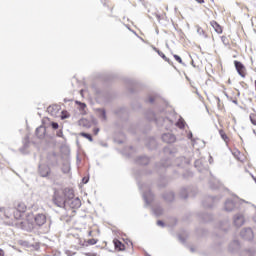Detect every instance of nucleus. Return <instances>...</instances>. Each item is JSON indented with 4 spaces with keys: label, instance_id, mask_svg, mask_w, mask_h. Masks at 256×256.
Segmentation results:
<instances>
[{
    "label": "nucleus",
    "instance_id": "43",
    "mask_svg": "<svg viewBox=\"0 0 256 256\" xmlns=\"http://www.w3.org/2000/svg\"><path fill=\"white\" fill-rule=\"evenodd\" d=\"M99 240H97V239H95V238H91V239H88L87 241H86V247H88V245H97V242H98Z\"/></svg>",
    "mask_w": 256,
    "mask_h": 256
},
{
    "label": "nucleus",
    "instance_id": "53",
    "mask_svg": "<svg viewBox=\"0 0 256 256\" xmlns=\"http://www.w3.org/2000/svg\"><path fill=\"white\" fill-rule=\"evenodd\" d=\"M67 112L65 111H62V115H61V119L64 120V119H69V115L66 114Z\"/></svg>",
    "mask_w": 256,
    "mask_h": 256
},
{
    "label": "nucleus",
    "instance_id": "9",
    "mask_svg": "<svg viewBox=\"0 0 256 256\" xmlns=\"http://www.w3.org/2000/svg\"><path fill=\"white\" fill-rule=\"evenodd\" d=\"M240 237L245 241H253L255 235L253 234V230L251 228H244L240 231Z\"/></svg>",
    "mask_w": 256,
    "mask_h": 256
},
{
    "label": "nucleus",
    "instance_id": "31",
    "mask_svg": "<svg viewBox=\"0 0 256 256\" xmlns=\"http://www.w3.org/2000/svg\"><path fill=\"white\" fill-rule=\"evenodd\" d=\"M152 211L155 215V217H161V215H163V207H161V205H157L155 207L152 208Z\"/></svg>",
    "mask_w": 256,
    "mask_h": 256
},
{
    "label": "nucleus",
    "instance_id": "62",
    "mask_svg": "<svg viewBox=\"0 0 256 256\" xmlns=\"http://www.w3.org/2000/svg\"><path fill=\"white\" fill-rule=\"evenodd\" d=\"M232 103H234V105H239V102L236 99L232 100Z\"/></svg>",
    "mask_w": 256,
    "mask_h": 256
},
{
    "label": "nucleus",
    "instance_id": "35",
    "mask_svg": "<svg viewBox=\"0 0 256 256\" xmlns=\"http://www.w3.org/2000/svg\"><path fill=\"white\" fill-rule=\"evenodd\" d=\"M127 85H129V91L130 93H135V89L132 87H137V81L128 79L126 80Z\"/></svg>",
    "mask_w": 256,
    "mask_h": 256
},
{
    "label": "nucleus",
    "instance_id": "24",
    "mask_svg": "<svg viewBox=\"0 0 256 256\" xmlns=\"http://www.w3.org/2000/svg\"><path fill=\"white\" fill-rule=\"evenodd\" d=\"M146 146L150 151H153L154 149H157V140L154 137H150L146 141Z\"/></svg>",
    "mask_w": 256,
    "mask_h": 256
},
{
    "label": "nucleus",
    "instance_id": "59",
    "mask_svg": "<svg viewBox=\"0 0 256 256\" xmlns=\"http://www.w3.org/2000/svg\"><path fill=\"white\" fill-rule=\"evenodd\" d=\"M98 133H99V128H95L94 129V135H98Z\"/></svg>",
    "mask_w": 256,
    "mask_h": 256
},
{
    "label": "nucleus",
    "instance_id": "17",
    "mask_svg": "<svg viewBox=\"0 0 256 256\" xmlns=\"http://www.w3.org/2000/svg\"><path fill=\"white\" fill-rule=\"evenodd\" d=\"M161 139L164 143L168 144L175 143V141H177V137H175L174 134L169 132L162 134Z\"/></svg>",
    "mask_w": 256,
    "mask_h": 256
},
{
    "label": "nucleus",
    "instance_id": "33",
    "mask_svg": "<svg viewBox=\"0 0 256 256\" xmlns=\"http://www.w3.org/2000/svg\"><path fill=\"white\" fill-rule=\"evenodd\" d=\"M153 49L159 55V57H161V59H164L166 63L171 64V60L167 58V56L161 50H159L157 47H154Z\"/></svg>",
    "mask_w": 256,
    "mask_h": 256
},
{
    "label": "nucleus",
    "instance_id": "26",
    "mask_svg": "<svg viewBox=\"0 0 256 256\" xmlns=\"http://www.w3.org/2000/svg\"><path fill=\"white\" fill-rule=\"evenodd\" d=\"M198 216L204 223H209L213 219V215L207 212L199 213Z\"/></svg>",
    "mask_w": 256,
    "mask_h": 256
},
{
    "label": "nucleus",
    "instance_id": "48",
    "mask_svg": "<svg viewBox=\"0 0 256 256\" xmlns=\"http://www.w3.org/2000/svg\"><path fill=\"white\" fill-rule=\"evenodd\" d=\"M249 118H250V121H251L252 125H256V116H255V114L251 113Z\"/></svg>",
    "mask_w": 256,
    "mask_h": 256
},
{
    "label": "nucleus",
    "instance_id": "10",
    "mask_svg": "<svg viewBox=\"0 0 256 256\" xmlns=\"http://www.w3.org/2000/svg\"><path fill=\"white\" fill-rule=\"evenodd\" d=\"M156 171L158 173H163L167 169V167H171V160L166 159V160H161L159 163L156 164Z\"/></svg>",
    "mask_w": 256,
    "mask_h": 256
},
{
    "label": "nucleus",
    "instance_id": "19",
    "mask_svg": "<svg viewBox=\"0 0 256 256\" xmlns=\"http://www.w3.org/2000/svg\"><path fill=\"white\" fill-rule=\"evenodd\" d=\"M114 114L119 118V119H127V108L125 107H120L114 110Z\"/></svg>",
    "mask_w": 256,
    "mask_h": 256
},
{
    "label": "nucleus",
    "instance_id": "61",
    "mask_svg": "<svg viewBox=\"0 0 256 256\" xmlns=\"http://www.w3.org/2000/svg\"><path fill=\"white\" fill-rule=\"evenodd\" d=\"M188 139H193V133H192V132H190V133L188 134Z\"/></svg>",
    "mask_w": 256,
    "mask_h": 256
},
{
    "label": "nucleus",
    "instance_id": "36",
    "mask_svg": "<svg viewBox=\"0 0 256 256\" xmlns=\"http://www.w3.org/2000/svg\"><path fill=\"white\" fill-rule=\"evenodd\" d=\"M134 175L136 179H139V177H142V175H151V171H144V170H136L134 171Z\"/></svg>",
    "mask_w": 256,
    "mask_h": 256
},
{
    "label": "nucleus",
    "instance_id": "39",
    "mask_svg": "<svg viewBox=\"0 0 256 256\" xmlns=\"http://www.w3.org/2000/svg\"><path fill=\"white\" fill-rule=\"evenodd\" d=\"M80 137H84L85 139H88V141H90V143H93V136L90 133L81 132Z\"/></svg>",
    "mask_w": 256,
    "mask_h": 256
},
{
    "label": "nucleus",
    "instance_id": "3",
    "mask_svg": "<svg viewBox=\"0 0 256 256\" xmlns=\"http://www.w3.org/2000/svg\"><path fill=\"white\" fill-rule=\"evenodd\" d=\"M69 198L63 192L54 191V195L52 197V202L56 207H60V209H65L67 207V201Z\"/></svg>",
    "mask_w": 256,
    "mask_h": 256
},
{
    "label": "nucleus",
    "instance_id": "49",
    "mask_svg": "<svg viewBox=\"0 0 256 256\" xmlns=\"http://www.w3.org/2000/svg\"><path fill=\"white\" fill-rule=\"evenodd\" d=\"M56 137H60L61 139H65V135H63V130H58L56 133Z\"/></svg>",
    "mask_w": 256,
    "mask_h": 256
},
{
    "label": "nucleus",
    "instance_id": "7",
    "mask_svg": "<svg viewBox=\"0 0 256 256\" xmlns=\"http://www.w3.org/2000/svg\"><path fill=\"white\" fill-rule=\"evenodd\" d=\"M38 175H40V177L47 179V177L51 175V167H49V165L47 164H39Z\"/></svg>",
    "mask_w": 256,
    "mask_h": 256
},
{
    "label": "nucleus",
    "instance_id": "30",
    "mask_svg": "<svg viewBox=\"0 0 256 256\" xmlns=\"http://www.w3.org/2000/svg\"><path fill=\"white\" fill-rule=\"evenodd\" d=\"M210 25L211 27H213L214 31L218 33V35H221V33H223V28L221 27V25H219V23H217V21H211Z\"/></svg>",
    "mask_w": 256,
    "mask_h": 256
},
{
    "label": "nucleus",
    "instance_id": "57",
    "mask_svg": "<svg viewBox=\"0 0 256 256\" xmlns=\"http://www.w3.org/2000/svg\"><path fill=\"white\" fill-rule=\"evenodd\" d=\"M178 239H179L182 243H185V238H183V236L178 235Z\"/></svg>",
    "mask_w": 256,
    "mask_h": 256
},
{
    "label": "nucleus",
    "instance_id": "50",
    "mask_svg": "<svg viewBox=\"0 0 256 256\" xmlns=\"http://www.w3.org/2000/svg\"><path fill=\"white\" fill-rule=\"evenodd\" d=\"M197 33H198V35H205V30H203V28L198 26Z\"/></svg>",
    "mask_w": 256,
    "mask_h": 256
},
{
    "label": "nucleus",
    "instance_id": "22",
    "mask_svg": "<svg viewBox=\"0 0 256 256\" xmlns=\"http://www.w3.org/2000/svg\"><path fill=\"white\" fill-rule=\"evenodd\" d=\"M190 161L185 156H180L176 159L175 165L177 167H185V165H189Z\"/></svg>",
    "mask_w": 256,
    "mask_h": 256
},
{
    "label": "nucleus",
    "instance_id": "20",
    "mask_svg": "<svg viewBox=\"0 0 256 256\" xmlns=\"http://www.w3.org/2000/svg\"><path fill=\"white\" fill-rule=\"evenodd\" d=\"M162 199L166 201V203H173L175 201V192L173 191H166L162 194Z\"/></svg>",
    "mask_w": 256,
    "mask_h": 256
},
{
    "label": "nucleus",
    "instance_id": "42",
    "mask_svg": "<svg viewBox=\"0 0 256 256\" xmlns=\"http://www.w3.org/2000/svg\"><path fill=\"white\" fill-rule=\"evenodd\" d=\"M157 94L148 96V99H146V103H155V100L157 99Z\"/></svg>",
    "mask_w": 256,
    "mask_h": 256
},
{
    "label": "nucleus",
    "instance_id": "41",
    "mask_svg": "<svg viewBox=\"0 0 256 256\" xmlns=\"http://www.w3.org/2000/svg\"><path fill=\"white\" fill-rule=\"evenodd\" d=\"M176 125L179 127V129H185V120H183V118H180L176 122Z\"/></svg>",
    "mask_w": 256,
    "mask_h": 256
},
{
    "label": "nucleus",
    "instance_id": "16",
    "mask_svg": "<svg viewBox=\"0 0 256 256\" xmlns=\"http://www.w3.org/2000/svg\"><path fill=\"white\" fill-rule=\"evenodd\" d=\"M239 249H241V243L239 242V240H233L228 245V251L230 253H238Z\"/></svg>",
    "mask_w": 256,
    "mask_h": 256
},
{
    "label": "nucleus",
    "instance_id": "34",
    "mask_svg": "<svg viewBox=\"0 0 256 256\" xmlns=\"http://www.w3.org/2000/svg\"><path fill=\"white\" fill-rule=\"evenodd\" d=\"M114 247L118 251H125V244H123V242L120 240H114Z\"/></svg>",
    "mask_w": 256,
    "mask_h": 256
},
{
    "label": "nucleus",
    "instance_id": "63",
    "mask_svg": "<svg viewBox=\"0 0 256 256\" xmlns=\"http://www.w3.org/2000/svg\"><path fill=\"white\" fill-rule=\"evenodd\" d=\"M20 225H21L22 229H25V222H21Z\"/></svg>",
    "mask_w": 256,
    "mask_h": 256
},
{
    "label": "nucleus",
    "instance_id": "40",
    "mask_svg": "<svg viewBox=\"0 0 256 256\" xmlns=\"http://www.w3.org/2000/svg\"><path fill=\"white\" fill-rule=\"evenodd\" d=\"M209 185H210V189H212L213 191L219 189V182H213L210 180Z\"/></svg>",
    "mask_w": 256,
    "mask_h": 256
},
{
    "label": "nucleus",
    "instance_id": "60",
    "mask_svg": "<svg viewBox=\"0 0 256 256\" xmlns=\"http://www.w3.org/2000/svg\"><path fill=\"white\" fill-rule=\"evenodd\" d=\"M0 256H5V251H3V249L0 248Z\"/></svg>",
    "mask_w": 256,
    "mask_h": 256
},
{
    "label": "nucleus",
    "instance_id": "23",
    "mask_svg": "<svg viewBox=\"0 0 256 256\" xmlns=\"http://www.w3.org/2000/svg\"><path fill=\"white\" fill-rule=\"evenodd\" d=\"M26 222L28 223V230L31 231L32 229H35V215L28 214L26 217Z\"/></svg>",
    "mask_w": 256,
    "mask_h": 256
},
{
    "label": "nucleus",
    "instance_id": "12",
    "mask_svg": "<svg viewBox=\"0 0 256 256\" xmlns=\"http://www.w3.org/2000/svg\"><path fill=\"white\" fill-rule=\"evenodd\" d=\"M234 66H235V69L238 73V75H240V77H242L243 79H245L246 77V68H245V65L243 63H241V61H238V60H235L234 61Z\"/></svg>",
    "mask_w": 256,
    "mask_h": 256
},
{
    "label": "nucleus",
    "instance_id": "11",
    "mask_svg": "<svg viewBox=\"0 0 256 256\" xmlns=\"http://www.w3.org/2000/svg\"><path fill=\"white\" fill-rule=\"evenodd\" d=\"M66 205H69L71 209H79L81 207V200L79 198H73V194L68 197Z\"/></svg>",
    "mask_w": 256,
    "mask_h": 256
},
{
    "label": "nucleus",
    "instance_id": "45",
    "mask_svg": "<svg viewBox=\"0 0 256 256\" xmlns=\"http://www.w3.org/2000/svg\"><path fill=\"white\" fill-rule=\"evenodd\" d=\"M69 171H71V166H69V164H64L62 167V172L67 174Z\"/></svg>",
    "mask_w": 256,
    "mask_h": 256
},
{
    "label": "nucleus",
    "instance_id": "29",
    "mask_svg": "<svg viewBox=\"0 0 256 256\" xmlns=\"http://www.w3.org/2000/svg\"><path fill=\"white\" fill-rule=\"evenodd\" d=\"M150 159L147 156H139L138 158H136L135 163L136 165H147L148 163H150Z\"/></svg>",
    "mask_w": 256,
    "mask_h": 256
},
{
    "label": "nucleus",
    "instance_id": "46",
    "mask_svg": "<svg viewBox=\"0 0 256 256\" xmlns=\"http://www.w3.org/2000/svg\"><path fill=\"white\" fill-rule=\"evenodd\" d=\"M76 104L79 105L81 111H84V109L87 107V104L84 102L76 101Z\"/></svg>",
    "mask_w": 256,
    "mask_h": 256
},
{
    "label": "nucleus",
    "instance_id": "55",
    "mask_svg": "<svg viewBox=\"0 0 256 256\" xmlns=\"http://www.w3.org/2000/svg\"><path fill=\"white\" fill-rule=\"evenodd\" d=\"M157 225H158L159 227H165V222H163L162 220H158V221H157Z\"/></svg>",
    "mask_w": 256,
    "mask_h": 256
},
{
    "label": "nucleus",
    "instance_id": "14",
    "mask_svg": "<svg viewBox=\"0 0 256 256\" xmlns=\"http://www.w3.org/2000/svg\"><path fill=\"white\" fill-rule=\"evenodd\" d=\"M34 222L37 227H43L44 223H47V216L45 214H36L34 215Z\"/></svg>",
    "mask_w": 256,
    "mask_h": 256
},
{
    "label": "nucleus",
    "instance_id": "58",
    "mask_svg": "<svg viewBox=\"0 0 256 256\" xmlns=\"http://www.w3.org/2000/svg\"><path fill=\"white\" fill-rule=\"evenodd\" d=\"M156 19H157V21H159V23H161V15L157 14Z\"/></svg>",
    "mask_w": 256,
    "mask_h": 256
},
{
    "label": "nucleus",
    "instance_id": "44",
    "mask_svg": "<svg viewBox=\"0 0 256 256\" xmlns=\"http://www.w3.org/2000/svg\"><path fill=\"white\" fill-rule=\"evenodd\" d=\"M219 133H220L221 139H223V141H225V143H227L229 137L227 136V134L225 133V131L219 130Z\"/></svg>",
    "mask_w": 256,
    "mask_h": 256
},
{
    "label": "nucleus",
    "instance_id": "18",
    "mask_svg": "<svg viewBox=\"0 0 256 256\" xmlns=\"http://www.w3.org/2000/svg\"><path fill=\"white\" fill-rule=\"evenodd\" d=\"M98 119L105 123L107 121V110L105 108H96L95 109Z\"/></svg>",
    "mask_w": 256,
    "mask_h": 256
},
{
    "label": "nucleus",
    "instance_id": "8",
    "mask_svg": "<svg viewBox=\"0 0 256 256\" xmlns=\"http://www.w3.org/2000/svg\"><path fill=\"white\" fill-rule=\"evenodd\" d=\"M219 197L215 196H208L203 202L202 205L203 207H205V209H213V207L215 206V203H217V201H219Z\"/></svg>",
    "mask_w": 256,
    "mask_h": 256
},
{
    "label": "nucleus",
    "instance_id": "51",
    "mask_svg": "<svg viewBox=\"0 0 256 256\" xmlns=\"http://www.w3.org/2000/svg\"><path fill=\"white\" fill-rule=\"evenodd\" d=\"M51 127H52V129L57 130V129H59V123H57V122H52V123H51Z\"/></svg>",
    "mask_w": 256,
    "mask_h": 256
},
{
    "label": "nucleus",
    "instance_id": "52",
    "mask_svg": "<svg viewBox=\"0 0 256 256\" xmlns=\"http://www.w3.org/2000/svg\"><path fill=\"white\" fill-rule=\"evenodd\" d=\"M82 183H83L84 185H87V183H89V176L83 177V178H82Z\"/></svg>",
    "mask_w": 256,
    "mask_h": 256
},
{
    "label": "nucleus",
    "instance_id": "2",
    "mask_svg": "<svg viewBox=\"0 0 256 256\" xmlns=\"http://www.w3.org/2000/svg\"><path fill=\"white\" fill-rule=\"evenodd\" d=\"M138 187L140 191H142V197L145 203L144 207H149V205L153 203V200L155 199V195H153V192H151V188L147 187V185H141V182H138Z\"/></svg>",
    "mask_w": 256,
    "mask_h": 256
},
{
    "label": "nucleus",
    "instance_id": "21",
    "mask_svg": "<svg viewBox=\"0 0 256 256\" xmlns=\"http://www.w3.org/2000/svg\"><path fill=\"white\" fill-rule=\"evenodd\" d=\"M25 211H27V206H23L21 209V206H18L15 210H14V218L16 220L21 219V217H23V213H25Z\"/></svg>",
    "mask_w": 256,
    "mask_h": 256
},
{
    "label": "nucleus",
    "instance_id": "5",
    "mask_svg": "<svg viewBox=\"0 0 256 256\" xmlns=\"http://www.w3.org/2000/svg\"><path fill=\"white\" fill-rule=\"evenodd\" d=\"M93 89L97 99H101V101H104V103H109L113 99L111 92L107 90H101L96 86H93Z\"/></svg>",
    "mask_w": 256,
    "mask_h": 256
},
{
    "label": "nucleus",
    "instance_id": "13",
    "mask_svg": "<svg viewBox=\"0 0 256 256\" xmlns=\"http://www.w3.org/2000/svg\"><path fill=\"white\" fill-rule=\"evenodd\" d=\"M194 167L199 171V173H209L211 175V171H209V167L203 165V160H196L194 162Z\"/></svg>",
    "mask_w": 256,
    "mask_h": 256
},
{
    "label": "nucleus",
    "instance_id": "28",
    "mask_svg": "<svg viewBox=\"0 0 256 256\" xmlns=\"http://www.w3.org/2000/svg\"><path fill=\"white\" fill-rule=\"evenodd\" d=\"M189 191H191V188L190 187H183L180 189L179 191V197L180 199H189Z\"/></svg>",
    "mask_w": 256,
    "mask_h": 256
},
{
    "label": "nucleus",
    "instance_id": "54",
    "mask_svg": "<svg viewBox=\"0 0 256 256\" xmlns=\"http://www.w3.org/2000/svg\"><path fill=\"white\" fill-rule=\"evenodd\" d=\"M164 153L167 155V154H169V155H171V153H173L172 151H171V149H169L168 147H165L164 148Z\"/></svg>",
    "mask_w": 256,
    "mask_h": 256
},
{
    "label": "nucleus",
    "instance_id": "32",
    "mask_svg": "<svg viewBox=\"0 0 256 256\" xmlns=\"http://www.w3.org/2000/svg\"><path fill=\"white\" fill-rule=\"evenodd\" d=\"M61 110V106L59 105H52L48 107V113H51V115H57L59 111Z\"/></svg>",
    "mask_w": 256,
    "mask_h": 256
},
{
    "label": "nucleus",
    "instance_id": "6",
    "mask_svg": "<svg viewBox=\"0 0 256 256\" xmlns=\"http://www.w3.org/2000/svg\"><path fill=\"white\" fill-rule=\"evenodd\" d=\"M59 154L56 152H49L47 154V163L50 167H59Z\"/></svg>",
    "mask_w": 256,
    "mask_h": 256
},
{
    "label": "nucleus",
    "instance_id": "27",
    "mask_svg": "<svg viewBox=\"0 0 256 256\" xmlns=\"http://www.w3.org/2000/svg\"><path fill=\"white\" fill-rule=\"evenodd\" d=\"M256 250L255 248H246L240 251L239 256H255Z\"/></svg>",
    "mask_w": 256,
    "mask_h": 256
},
{
    "label": "nucleus",
    "instance_id": "15",
    "mask_svg": "<svg viewBox=\"0 0 256 256\" xmlns=\"http://www.w3.org/2000/svg\"><path fill=\"white\" fill-rule=\"evenodd\" d=\"M233 223L235 227H243V225H245V216L241 213L234 215Z\"/></svg>",
    "mask_w": 256,
    "mask_h": 256
},
{
    "label": "nucleus",
    "instance_id": "56",
    "mask_svg": "<svg viewBox=\"0 0 256 256\" xmlns=\"http://www.w3.org/2000/svg\"><path fill=\"white\" fill-rule=\"evenodd\" d=\"M65 254H66L67 256H73V255H75V253H73L71 250H66V251H65Z\"/></svg>",
    "mask_w": 256,
    "mask_h": 256
},
{
    "label": "nucleus",
    "instance_id": "25",
    "mask_svg": "<svg viewBox=\"0 0 256 256\" xmlns=\"http://www.w3.org/2000/svg\"><path fill=\"white\" fill-rule=\"evenodd\" d=\"M45 133H47V128H45V126L42 125L36 128L35 135L38 139H43L45 137Z\"/></svg>",
    "mask_w": 256,
    "mask_h": 256
},
{
    "label": "nucleus",
    "instance_id": "4",
    "mask_svg": "<svg viewBox=\"0 0 256 256\" xmlns=\"http://www.w3.org/2000/svg\"><path fill=\"white\" fill-rule=\"evenodd\" d=\"M151 115L152 117L148 118V120L155 121L158 127H169V125H173V120H171L169 117H157V115L154 112H151Z\"/></svg>",
    "mask_w": 256,
    "mask_h": 256
},
{
    "label": "nucleus",
    "instance_id": "37",
    "mask_svg": "<svg viewBox=\"0 0 256 256\" xmlns=\"http://www.w3.org/2000/svg\"><path fill=\"white\" fill-rule=\"evenodd\" d=\"M29 143H30L29 136H25L23 147L20 148L21 153H25V149L29 147Z\"/></svg>",
    "mask_w": 256,
    "mask_h": 256
},
{
    "label": "nucleus",
    "instance_id": "47",
    "mask_svg": "<svg viewBox=\"0 0 256 256\" xmlns=\"http://www.w3.org/2000/svg\"><path fill=\"white\" fill-rule=\"evenodd\" d=\"M174 59L175 61L179 62L180 65H185V63H183V59H181V56L174 54Z\"/></svg>",
    "mask_w": 256,
    "mask_h": 256
},
{
    "label": "nucleus",
    "instance_id": "38",
    "mask_svg": "<svg viewBox=\"0 0 256 256\" xmlns=\"http://www.w3.org/2000/svg\"><path fill=\"white\" fill-rule=\"evenodd\" d=\"M219 229L221 231H224L225 233H227V231H229V222L225 221V222H222L219 226Z\"/></svg>",
    "mask_w": 256,
    "mask_h": 256
},
{
    "label": "nucleus",
    "instance_id": "1",
    "mask_svg": "<svg viewBox=\"0 0 256 256\" xmlns=\"http://www.w3.org/2000/svg\"><path fill=\"white\" fill-rule=\"evenodd\" d=\"M242 203L248 202L243 199H239L237 196H235L233 199H227L224 203V210L228 213H231V211H239Z\"/></svg>",
    "mask_w": 256,
    "mask_h": 256
},
{
    "label": "nucleus",
    "instance_id": "64",
    "mask_svg": "<svg viewBox=\"0 0 256 256\" xmlns=\"http://www.w3.org/2000/svg\"><path fill=\"white\" fill-rule=\"evenodd\" d=\"M102 147H108L107 143H102Z\"/></svg>",
    "mask_w": 256,
    "mask_h": 256
}]
</instances>
